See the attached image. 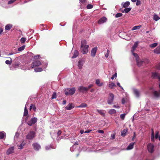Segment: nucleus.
Segmentation results:
<instances>
[{
  "instance_id": "31",
  "label": "nucleus",
  "mask_w": 160,
  "mask_h": 160,
  "mask_svg": "<svg viewBox=\"0 0 160 160\" xmlns=\"http://www.w3.org/2000/svg\"><path fill=\"white\" fill-rule=\"evenodd\" d=\"M65 93L66 95H68L70 94V88H68L65 90Z\"/></svg>"
},
{
  "instance_id": "10",
  "label": "nucleus",
  "mask_w": 160,
  "mask_h": 160,
  "mask_svg": "<svg viewBox=\"0 0 160 160\" xmlns=\"http://www.w3.org/2000/svg\"><path fill=\"white\" fill-rule=\"evenodd\" d=\"M107 20V19L105 17H103L99 19L98 22V23L100 24L105 22Z\"/></svg>"
},
{
  "instance_id": "23",
  "label": "nucleus",
  "mask_w": 160,
  "mask_h": 160,
  "mask_svg": "<svg viewBox=\"0 0 160 160\" xmlns=\"http://www.w3.org/2000/svg\"><path fill=\"white\" fill-rule=\"evenodd\" d=\"M5 136L6 133L4 132H0V139H3Z\"/></svg>"
},
{
  "instance_id": "63",
  "label": "nucleus",
  "mask_w": 160,
  "mask_h": 160,
  "mask_svg": "<svg viewBox=\"0 0 160 160\" xmlns=\"http://www.w3.org/2000/svg\"><path fill=\"white\" fill-rule=\"evenodd\" d=\"M125 103V100L124 98H123L122 100V104H124Z\"/></svg>"
},
{
  "instance_id": "18",
  "label": "nucleus",
  "mask_w": 160,
  "mask_h": 160,
  "mask_svg": "<svg viewBox=\"0 0 160 160\" xmlns=\"http://www.w3.org/2000/svg\"><path fill=\"white\" fill-rule=\"evenodd\" d=\"M156 54L160 53V46L157 47V48L153 51Z\"/></svg>"
},
{
  "instance_id": "40",
  "label": "nucleus",
  "mask_w": 160,
  "mask_h": 160,
  "mask_svg": "<svg viewBox=\"0 0 160 160\" xmlns=\"http://www.w3.org/2000/svg\"><path fill=\"white\" fill-rule=\"evenodd\" d=\"M134 91L136 96L137 97H138L139 95V91L137 89H135Z\"/></svg>"
},
{
  "instance_id": "6",
  "label": "nucleus",
  "mask_w": 160,
  "mask_h": 160,
  "mask_svg": "<svg viewBox=\"0 0 160 160\" xmlns=\"http://www.w3.org/2000/svg\"><path fill=\"white\" fill-rule=\"evenodd\" d=\"M154 146L151 143H149L147 146V148L148 152L152 153L154 151Z\"/></svg>"
},
{
  "instance_id": "61",
  "label": "nucleus",
  "mask_w": 160,
  "mask_h": 160,
  "mask_svg": "<svg viewBox=\"0 0 160 160\" xmlns=\"http://www.w3.org/2000/svg\"><path fill=\"white\" fill-rule=\"evenodd\" d=\"M98 132L99 133H104V132L102 130H99L98 131Z\"/></svg>"
},
{
  "instance_id": "39",
  "label": "nucleus",
  "mask_w": 160,
  "mask_h": 160,
  "mask_svg": "<svg viewBox=\"0 0 160 160\" xmlns=\"http://www.w3.org/2000/svg\"><path fill=\"white\" fill-rule=\"evenodd\" d=\"M153 19L155 21H157L160 19V18L157 15H154L153 16Z\"/></svg>"
},
{
  "instance_id": "15",
  "label": "nucleus",
  "mask_w": 160,
  "mask_h": 160,
  "mask_svg": "<svg viewBox=\"0 0 160 160\" xmlns=\"http://www.w3.org/2000/svg\"><path fill=\"white\" fill-rule=\"evenodd\" d=\"M79 54V53L78 50H75L73 52V55L72 57V58H76L78 55Z\"/></svg>"
},
{
  "instance_id": "27",
  "label": "nucleus",
  "mask_w": 160,
  "mask_h": 160,
  "mask_svg": "<svg viewBox=\"0 0 160 160\" xmlns=\"http://www.w3.org/2000/svg\"><path fill=\"white\" fill-rule=\"evenodd\" d=\"M108 112L110 114L112 115L115 113H116V111L114 109H112L109 111Z\"/></svg>"
},
{
  "instance_id": "59",
  "label": "nucleus",
  "mask_w": 160,
  "mask_h": 160,
  "mask_svg": "<svg viewBox=\"0 0 160 160\" xmlns=\"http://www.w3.org/2000/svg\"><path fill=\"white\" fill-rule=\"evenodd\" d=\"M156 68L158 69H160V63H159L156 66Z\"/></svg>"
},
{
  "instance_id": "53",
  "label": "nucleus",
  "mask_w": 160,
  "mask_h": 160,
  "mask_svg": "<svg viewBox=\"0 0 160 160\" xmlns=\"http://www.w3.org/2000/svg\"><path fill=\"white\" fill-rule=\"evenodd\" d=\"M17 0H11L8 2V4H10L14 2Z\"/></svg>"
},
{
  "instance_id": "11",
  "label": "nucleus",
  "mask_w": 160,
  "mask_h": 160,
  "mask_svg": "<svg viewBox=\"0 0 160 160\" xmlns=\"http://www.w3.org/2000/svg\"><path fill=\"white\" fill-rule=\"evenodd\" d=\"M78 89L79 92H84L88 91L87 87L82 86L79 87Z\"/></svg>"
},
{
  "instance_id": "37",
  "label": "nucleus",
  "mask_w": 160,
  "mask_h": 160,
  "mask_svg": "<svg viewBox=\"0 0 160 160\" xmlns=\"http://www.w3.org/2000/svg\"><path fill=\"white\" fill-rule=\"evenodd\" d=\"M25 48V46H24V45L22 46V47H19L18 48V51L19 52L22 51H23L24 49Z\"/></svg>"
},
{
  "instance_id": "56",
  "label": "nucleus",
  "mask_w": 160,
  "mask_h": 160,
  "mask_svg": "<svg viewBox=\"0 0 160 160\" xmlns=\"http://www.w3.org/2000/svg\"><path fill=\"white\" fill-rule=\"evenodd\" d=\"M51 148H52L51 146H46L45 147V148L46 150H48L50 149Z\"/></svg>"
},
{
  "instance_id": "5",
  "label": "nucleus",
  "mask_w": 160,
  "mask_h": 160,
  "mask_svg": "<svg viewBox=\"0 0 160 160\" xmlns=\"http://www.w3.org/2000/svg\"><path fill=\"white\" fill-rule=\"evenodd\" d=\"M37 118H36L34 117L32 118L27 123L30 126H31L36 123L37 121Z\"/></svg>"
},
{
  "instance_id": "38",
  "label": "nucleus",
  "mask_w": 160,
  "mask_h": 160,
  "mask_svg": "<svg viewBox=\"0 0 160 160\" xmlns=\"http://www.w3.org/2000/svg\"><path fill=\"white\" fill-rule=\"evenodd\" d=\"M28 114V110L26 108V107L25 106L24 108V116H27Z\"/></svg>"
},
{
  "instance_id": "4",
  "label": "nucleus",
  "mask_w": 160,
  "mask_h": 160,
  "mask_svg": "<svg viewBox=\"0 0 160 160\" xmlns=\"http://www.w3.org/2000/svg\"><path fill=\"white\" fill-rule=\"evenodd\" d=\"M36 136V133L34 131H30L26 135L27 139L29 140H31L34 138Z\"/></svg>"
},
{
  "instance_id": "2",
  "label": "nucleus",
  "mask_w": 160,
  "mask_h": 160,
  "mask_svg": "<svg viewBox=\"0 0 160 160\" xmlns=\"http://www.w3.org/2000/svg\"><path fill=\"white\" fill-rule=\"evenodd\" d=\"M114 99V94L112 93H109L108 95V97L107 100V102L109 104H111L112 103Z\"/></svg>"
},
{
  "instance_id": "3",
  "label": "nucleus",
  "mask_w": 160,
  "mask_h": 160,
  "mask_svg": "<svg viewBox=\"0 0 160 160\" xmlns=\"http://www.w3.org/2000/svg\"><path fill=\"white\" fill-rule=\"evenodd\" d=\"M137 65L140 67L144 64H146L148 62V60L145 59L143 60H140L139 59L136 61Z\"/></svg>"
},
{
  "instance_id": "57",
  "label": "nucleus",
  "mask_w": 160,
  "mask_h": 160,
  "mask_svg": "<svg viewBox=\"0 0 160 160\" xmlns=\"http://www.w3.org/2000/svg\"><path fill=\"white\" fill-rule=\"evenodd\" d=\"M141 4V2L139 0H137V2H136V5L137 6H138L140 5Z\"/></svg>"
},
{
  "instance_id": "62",
  "label": "nucleus",
  "mask_w": 160,
  "mask_h": 160,
  "mask_svg": "<svg viewBox=\"0 0 160 160\" xmlns=\"http://www.w3.org/2000/svg\"><path fill=\"white\" fill-rule=\"evenodd\" d=\"M47 65H48V64L47 63H46L45 64H44L43 65H42V66H43L42 67L43 68H46L47 66Z\"/></svg>"
},
{
  "instance_id": "52",
  "label": "nucleus",
  "mask_w": 160,
  "mask_h": 160,
  "mask_svg": "<svg viewBox=\"0 0 160 160\" xmlns=\"http://www.w3.org/2000/svg\"><path fill=\"white\" fill-rule=\"evenodd\" d=\"M159 133V131H157L156 132V134L155 135V138L156 139H157L158 138Z\"/></svg>"
},
{
  "instance_id": "41",
  "label": "nucleus",
  "mask_w": 160,
  "mask_h": 160,
  "mask_svg": "<svg viewBox=\"0 0 160 160\" xmlns=\"http://www.w3.org/2000/svg\"><path fill=\"white\" fill-rule=\"evenodd\" d=\"M75 91L76 89L74 88H71V95H73L75 93Z\"/></svg>"
},
{
  "instance_id": "51",
  "label": "nucleus",
  "mask_w": 160,
  "mask_h": 160,
  "mask_svg": "<svg viewBox=\"0 0 160 160\" xmlns=\"http://www.w3.org/2000/svg\"><path fill=\"white\" fill-rule=\"evenodd\" d=\"M57 97L56 93V92H54L52 95V99H54L56 98Z\"/></svg>"
},
{
  "instance_id": "32",
  "label": "nucleus",
  "mask_w": 160,
  "mask_h": 160,
  "mask_svg": "<svg viewBox=\"0 0 160 160\" xmlns=\"http://www.w3.org/2000/svg\"><path fill=\"white\" fill-rule=\"evenodd\" d=\"M97 111L98 112H99L101 115H102L103 116H104L105 115V113L103 112V110H97Z\"/></svg>"
},
{
  "instance_id": "43",
  "label": "nucleus",
  "mask_w": 160,
  "mask_h": 160,
  "mask_svg": "<svg viewBox=\"0 0 160 160\" xmlns=\"http://www.w3.org/2000/svg\"><path fill=\"white\" fill-rule=\"evenodd\" d=\"M141 26H136L134 27L132 29V30H134L136 29H139L141 27Z\"/></svg>"
},
{
  "instance_id": "7",
  "label": "nucleus",
  "mask_w": 160,
  "mask_h": 160,
  "mask_svg": "<svg viewBox=\"0 0 160 160\" xmlns=\"http://www.w3.org/2000/svg\"><path fill=\"white\" fill-rule=\"evenodd\" d=\"M32 145L34 150L36 151H38L41 148L40 145L37 142L33 143Z\"/></svg>"
},
{
  "instance_id": "17",
  "label": "nucleus",
  "mask_w": 160,
  "mask_h": 160,
  "mask_svg": "<svg viewBox=\"0 0 160 160\" xmlns=\"http://www.w3.org/2000/svg\"><path fill=\"white\" fill-rule=\"evenodd\" d=\"M83 64L82 61V60H79L78 62V66L79 69L82 68Z\"/></svg>"
},
{
  "instance_id": "26",
  "label": "nucleus",
  "mask_w": 160,
  "mask_h": 160,
  "mask_svg": "<svg viewBox=\"0 0 160 160\" xmlns=\"http://www.w3.org/2000/svg\"><path fill=\"white\" fill-rule=\"evenodd\" d=\"M138 45V42H135L134 45L132 47V52H134L135 49L137 47Z\"/></svg>"
},
{
  "instance_id": "12",
  "label": "nucleus",
  "mask_w": 160,
  "mask_h": 160,
  "mask_svg": "<svg viewBox=\"0 0 160 160\" xmlns=\"http://www.w3.org/2000/svg\"><path fill=\"white\" fill-rule=\"evenodd\" d=\"M97 50V47H95L93 48L91 50V56L93 57L95 56Z\"/></svg>"
},
{
  "instance_id": "16",
  "label": "nucleus",
  "mask_w": 160,
  "mask_h": 160,
  "mask_svg": "<svg viewBox=\"0 0 160 160\" xmlns=\"http://www.w3.org/2000/svg\"><path fill=\"white\" fill-rule=\"evenodd\" d=\"M153 95L156 97H160V90H159L158 91H155L153 92Z\"/></svg>"
},
{
  "instance_id": "58",
  "label": "nucleus",
  "mask_w": 160,
  "mask_h": 160,
  "mask_svg": "<svg viewBox=\"0 0 160 160\" xmlns=\"http://www.w3.org/2000/svg\"><path fill=\"white\" fill-rule=\"evenodd\" d=\"M65 108L68 110H70V103H69L68 106L65 107Z\"/></svg>"
},
{
  "instance_id": "14",
  "label": "nucleus",
  "mask_w": 160,
  "mask_h": 160,
  "mask_svg": "<svg viewBox=\"0 0 160 160\" xmlns=\"http://www.w3.org/2000/svg\"><path fill=\"white\" fill-rule=\"evenodd\" d=\"M26 144L25 142L23 141L21 142L20 145H18V149H22L23 147Z\"/></svg>"
},
{
  "instance_id": "19",
  "label": "nucleus",
  "mask_w": 160,
  "mask_h": 160,
  "mask_svg": "<svg viewBox=\"0 0 160 160\" xmlns=\"http://www.w3.org/2000/svg\"><path fill=\"white\" fill-rule=\"evenodd\" d=\"M116 86L115 83L112 82H109L108 87L111 89L113 88L114 87H116Z\"/></svg>"
},
{
  "instance_id": "35",
  "label": "nucleus",
  "mask_w": 160,
  "mask_h": 160,
  "mask_svg": "<svg viewBox=\"0 0 160 160\" xmlns=\"http://www.w3.org/2000/svg\"><path fill=\"white\" fill-rule=\"evenodd\" d=\"M32 109L34 111H36V108L35 105H33V104H31L30 108V110Z\"/></svg>"
},
{
  "instance_id": "33",
  "label": "nucleus",
  "mask_w": 160,
  "mask_h": 160,
  "mask_svg": "<svg viewBox=\"0 0 160 160\" xmlns=\"http://www.w3.org/2000/svg\"><path fill=\"white\" fill-rule=\"evenodd\" d=\"M131 10V8H125L124 9V11L125 13H127L130 12Z\"/></svg>"
},
{
  "instance_id": "60",
  "label": "nucleus",
  "mask_w": 160,
  "mask_h": 160,
  "mask_svg": "<svg viewBox=\"0 0 160 160\" xmlns=\"http://www.w3.org/2000/svg\"><path fill=\"white\" fill-rule=\"evenodd\" d=\"M62 132L60 130H59L57 132L58 136H59L61 134Z\"/></svg>"
},
{
  "instance_id": "9",
  "label": "nucleus",
  "mask_w": 160,
  "mask_h": 160,
  "mask_svg": "<svg viewBox=\"0 0 160 160\" xmlns=\"http://www.w3.org/2000/svg\"><path fill=\"white\" fill-rule=\"evenodd\" d=\"M41 64V62L39 61H36L32 63V68L36 67L37 66H39Z\"/></svg>"
},
{
  "instance_id": "42",
  "label": "nucleus",
  "mask_w": 160,
  "mask_h": 160,
  "mask_svg": "<svg viewBox=\"0 0 160 160\" xmlns=\"http://www.w3.org/2000/svg\"><path fill=\"white\" fill-rule=\"evenodd\" d=\"M158 44L157 43H154L153 44H151L149 46L151 48H154Z\"/></svg>"
},
{
  "instance_id": "64",
  "label": "nucleus",
  "mask_w": 160,
  "mask_h": 160,
  "mask_svg": "<svg viewBox=\"0 0 160 160\" xmlns=\"http://www.w3.org/2000/svg\"><path fill=\"white\" fill-rule=\"evenodd\" d=\"M40 55H37L34 56V58L35 59H38L40 57Z\"/></svg>"
},
{
  "instance_id": "8",
  "label": "nucleus",
  "mask_w": 160,
  "mask_h": 160,
  "mask_svg": "<svg viewBox=\"0 0 160 160\" xmlns=\"http://www.w3.org/2000/svg\"><path fill=\"white\" fill-rule=\"evenodd\" d=\"M14 147L13 146L9 148L6 152V154L9 155L13 153L14 152Z\"/></svg>"
},
{
  "instance_id": "49",
  "label": "nucleus",
  "mask_w": 160,
  "mask_h": 160,
  "mask_svg": "<svg viewBox=\"0 0 160 160\" xmlns=\"http://www.w3.org/2000/svg\"><path fill=\"white\" fill-rule=\"evenodd\" d=\"M93 8V5L91 4H88L87 6V8L88 9H90Z\"/></svg>"
},
{
  "instance_id": "29",
  "label": "nucleus",
  "mask_w": 160,
  "mask_h": 160,
  "mask_svg": "<svg viewBox=\"0 0 160 160\" xmlns=\"http://www.w3.org/2000/svg\"><path fill=\"white\" fill-rule=\"evenodd\" d=\"M34 70L35 72H40L42 71V68L40 67L36 68L34 69Z\"/></svg>"
},
{
  "instance_id": "22",
  "label": "nucleus",
  "mask_w": 160,
  "mask_h": 160,
  "mask_svg": "<svg viewBox=\"0 0 160 160\" xmlns=\"http://www.w3.org/2000/svg\"><path fill=\"white\" fill-rule=\"evenodd\" d=\"M154 132L153 129H152V133L151 136V140L152 142L154 141Z\"/></svg>"
},
{
  "instance_id": "20",
  "label": "nucleus",
  "mask_w": 160,
  "mask_h": 160,
  "mask_svg": "<svg viewBox=\"0 0 160 160\" xmlns=\"http://www.w3.org/2000/svg\"><path fill=\"white\" fill-rule=\"evenodd\" d=\"M96 83L99 87L102 86L103 85V83H100V80L99 79H98L96 80Z\"/></svg>"
},
{
  "instance_id": "46",
  "label": "nucleus",
  "mask_w": 160,
  "mask_h": 160,
  "mask_svg": "<svg viewBox=\"0 0 160 160\" xmlns=\"http://www.w3.org/2000/svg\"><path fill=\"white\" fill-rule=\"evenodd\" d=\"M26 40V38H22L20 39V42L22 43H23L25 42Z\"/></svg>"
},
{
  "instance_id": "13",
  "label": "nucleus",
  "mask_w": 160,
  "mask_h": 160,
  "mask_svg": "<svg viewBox=\"0 0 160 160\" xmlns=\"http://www.w3.org/2000/svg\"><path fill=\"white\" fill-rule=\"evenodd\" d=\"M152 77L154 78H158L160 81V76L158 73L156 72L152 73Z\"/></svg>"
},
{
  "instance_id": "48",
  "label": "nucleus",
  "mask_w": 160,
  "mask_h": 160,
  "mask_svg": "<svg viewBox=\"0 0 160 160\" xmlns=\"http://www.w3.org/2000/svg\"><path fill=\"white\" fill-rule=\"evenodd\" d=\"M122 15V13H118L116 15L115 17L118 18L121 17Z\"/></svg>"
},
{
  "instance_id": "55",
  "label": "nucleus",
  "mask_w": 160,
  "mask_h": 160,
  "mask_svg": "<svg viewBox=\"0 0 160 160\" xmlns=\"http://www.w3.org/2000/svg\"><path fill=\"white\" fill-rule=\"evenodd\" d=\"M93 86V85L92 84H91L88 85V87L87 88V91H88L89 89L91 88Z\"/></svg>"
},
{
  "instance_id": "54",
  "label": "nucleus",
  "mask_w": 160,
  "mask_h": 160,
  "mask_svg": "<svg viewBox=\"0 0 160 160\" xmlns=\"http://www.w3.org/2000/svg\"><path fill=\"white\" fill-rule=\"evenodd\" d=\"M117 76V73L116 72L114 75H113L112 77H111V79L113 80L114 78H116Z\"/></svg>"
},
{
  "instance_id": "24",
  "label": "nucleus",
  "mask_w": 160,
  "mask_h": 160,
  "mask_svg": "<svg viewBox=\"0 0 160 160\" xmlns=\"http://www.w3.org/2000/svg\"><path fill=\"white\" fill-rule=\"evenodd\" d=\"M12 27V25L11 24H8L5 27V29L6 30H9L11 29Z\"/></svg>"
},
{
  "instance_id": "1",
  "label": "nucleus",
  "mask_w": 160,
  "mask_h": 160,
  "mask_svg": "<svg viewBox=\"0 0 160 160\" xmlns=\"http://www.w3.org/2000/svg\"><path fill=\"white\" fill-rule=\"evenodd\" d=\"M87 42L85 40H82L81 41L80 50L83 54H87L88 51L89 46L87 45Z\"/></svg>"
},
{
  "instance_id": "30",
  "label": "nucleus",
  "mask_w": 160,
  "mask_h": 160,
  "mask_svg": "<svg viewBox=\"0 0 160 160\" xmlns=\"http://www.w3.org/2000/svg\"><path fill=\"white\" fill-rule=\"evenodd\" d=\"M130 4V3L129 2L127 1L124 3L123 5V8H126L127 7H128Z\"/></svg>"
},
{
  "instance_id": "45",
  "label": "nucleus",
  "mask_w": 160,
  "mask_h": 160,
  "mask_svg": "<svg viewBox=\"0 0 160 160\" xmlns=\"http://www.w3.org/2000/svg\"><path fill=\"white\" fill-rule=\"evenodd\" d=\"M19 136V133H18L17 132H16L15 135L14 137V139L15 141H16V140L18 138Z\"/></svg>"
},
{
  "instance_id": "34",
  "label": "nucleus",
  "mask_w": 160,
  "mask_h": 160,
  "mask_svg": "<svg viewBox=\"0 0 160 160\" xmlns=\"http://www.w3.org/2000/svg\"><path fill=\"white\" fill-rule=\"evenodd\" d=\"M87 106V105L85 103H82L80 105L77 107L78 108H85Z\"/></svg>"
},
{
  "instance_id": "44",
  "label": "nucleus",
  "mask_w": 160,
  "mask_h": 160,
  "mask_svg": "<svg viewBox=\"0 0 160 160\" xmlns=\"http://www.w3.org/2000/svg\"><path fill=\"white\" fill-rule=\"evenodd\" d=\"M18 52L17 51V50H16L15 51H12L10 53H9L8 55V56L11 55L15 54L17 53H18Z\"/></svg>"
},
{
  "instance_id": "47",
  "label": "nucleus",
  "mask_w": 160,
  "mask_h": 160,
  "mask_svg": "<svg viewBox=\"0 0 160 160\" xmlns=\"http://www.w3.org/2000/svg\"><path fill=\"white\" fill-rule=\"evenodd\" d=\"M126 115V114H125V113H123V114H121L120 115V118L121 119H122V120H123L124 119Z\"/></svg>"
},
{
  "instance_id": "21",
  "label": "nucleus",
  "mask_w": 160,
  "mask_h": 160,
  "mask_svg": "<svg viewBox=\"0 0 160 160\" xmlns=\"http://www.w3.org/2000/svg\"><path fill=\"white\" fill-rule=\"evenodd\" d=\"M135 144L134 142L133 143H131L128 146L127 148V150H130L131 149L133 148V146Z\"/></svg>"
},
{
  "instance_id": "50",
  "label": "nucleus",
  "mask_w": 160,
  "mask_h": 160,
  "mask_svg": "<svg viewBox=\"0 0 160 160\" xmlns=\"http://www.w3.org/2000/svg\"><path fill=\"white\" fill-rule=\"evenodd\" d=\"M10 58L11 59V61H10L8 60H7L6 61L5 63L9 65V64H11L12 62V59H11V58Z\"/></svg>"
},
{
  "instance_id": "36",
  "label": "nucleus",
  "mask_w": 160,
  "mask_h": 160,
  "mask_svg": "<svg viewBox=\"0 0 160 160\" xmlns=\"http://www.w3.org/2000/svg\"><path fill=\"white\" fill-rule=\"evenodd\" d=\"M132 53L133 55L135 57L136 61L139 59V57L138 54L134 52H132Z\"/></svg>"
},
{
  "instance_id": "28",
  "label": "nucleus",
  "mask_w": 160,
  "mask_h": 160,
  "mask_svg": "<svg viewBox=\"0 0 160 160\" xmlns=\"http://www.w3.org/2000/svg\"><path fill=\"white\" fill-rule=\"evenodd\" d=\"M21 69L23 70H29L31 68L29 66H28L24 65L23 66H22L21 68Z\"/></svg>"
},
{
  "instance_id": "25",
  "label": "nucleus",
  "mask_w": 160,
  "mask_h": 160,
  "mask_svg": "<svg viewBox=\"0 0 160 160\" xmlns=\"http://www.w3.org/2000/svg\"><path fill=\"white\" fill-rule=\"evenodd\" d=\"M128 129L126 128L122 131L121 133V136L124 137L125 136L126 134V132H127Z\"/></svg>"
}]
</instances>
